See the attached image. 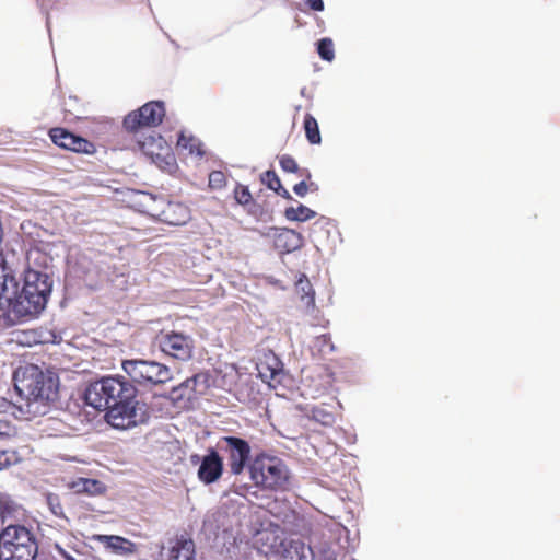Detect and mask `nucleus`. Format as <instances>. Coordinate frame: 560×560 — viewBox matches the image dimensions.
<instances>
[{"label":"nucleus","mask_w":560,"mask_h":560,"mask_svg":"<svg viewBox=\"0 0 560 560\" xmlns=\"http://www.w3.org/2000/svg\"><path fill=\"white\" fill-rule=\"evenodd\" d=\"M137 387L125 376H105L90 383L83 394L86 405L106 410L107 422L116 429H129L145 422L144 404L137 400Z\"/></svg>","instance_id":"obj_1"},{"label":"nucleus","mask_w":560,"mask_h":560,"mask_svg":"<svg viewBox=\"0 0 560 560\" xmlns=\"http://www.w3.org/2000/svg\"><path fill=\"white\" fill-rule=\"evenodd\" d=\"M19 400L14 404L24 419L46 413L50 402L59 396V377L50 371H43L35 364L16 369L13 375Z\"/></svg>","instance_id":"obj_2"},{"label":"nucleus","mask_w":560,"mask_h":560,"mask_svg":"<svg viewBox=\"0 0 560 560\" xmlns=\"http://www.w3.org/2000/svg\"><path fill=\"white\" fill-rule=\"evenodd\" d=\"M38 545L23 525L9 524L0 532V560H35Z\"/></svg>","instance_id":"obj_3"},{"label":"nucleus","mask_w":560,"mask_h":560,"mask_svg":"<svg viewBox=\"0 0 560 560\" xmlns=\"http://www.w3.org/2000/svg\"><path fill=\"white\" fill-rule=\"evenodd\" d=\"M250 479L265 490H285L290 472L282 459L276 456L258 455L250 466Z\"/></svg>","instance_id":"obj_4"},{"label":"nucleus","mask_w":560,"mask_h":560,"mask_svg":"<svg viewBox=\"0 0 560 560\" xmlns=\"http://www.w3.org/2000/svg\"><path fill=\"white\" fill-rule=\"evenodd\" d=\"M121 368L132 382L142 386H158L173 378L167 365L153 360H124Z\"/></svg>","instance_id":"obj_5"},{"label":"nucleus","mask_w":560,"mask_h":560,"mask_svg":"<svg viewBox=\"0 0 560 560\" xmlns=\"http://www.w3.org/2000/svg\"><path fill=\"white\" fill-rule=\"evenodd\" d=\"M165 113V105L162 101H150L128 113L122 120V127L127 132L136 135L143 128L160 126Z\"/></svg>","instance_id":"obj_6"},{"label":"nucleus","mask_w":560,"mask_h":560,"mask_svg":"<svg viewBox=\"0 0 560 560\" xmlns=\"http://www.w3.org/2000/svg\"><path fill=\"white\" fill-rule=\"evenodd\" d=\"M159 349L167 357L178 361H188L192 358L195 341L190 335L161 330L156 336Z\"/></svg>","instance_id":"obj_7"},{"label":"nucleus","mask_w":560,"mask_h":560,"mask_svg":"<svg viewBox=\"0 0 560 560\" xmlns=\"http://www.w3.org/2000/svg\"><path fill=\"white\" fill-rule=\"evenodd\" d=\"M136 149L148 156L161 170H171L175 165V156L172 149L161 135L152 132L144 136L142 139L137 140L133 150Z\"/></svg>","instance_id":"obj_8"},{"label":"nucleus","mask_w":560,"mask_h":560,"mask_svg":"<svg viewBox=\"0 0 560 560\" xmlns=\"http://www.w3.org/2000/svg\"><path fill=\"white\" fill-rule=\"evenodd\" d=\"M219 450L225 455L230 472L234 476L241 475L249 458L250 445L249 443L238 436H222L218 442Z\"/></svg>","instance_id":"obj_9"},{"label":"nucleus","mask_w":560,"mask_h":560,"mask_svg":"<svg viewBox=\"0 0 560 560\" xmlns=\"http://www.w3.org/2000/svg\"><path fill=\"white\" fill-rule=\"evenodd\" d=\"M49 137L56 145L75 153L92 155L96 152L93 142L61 127L51 128Z\"/></svg>","instance_id":"obj_10"},{"label":"nucleus","mask_w":560,"mask_h":560,"mask_svg":"<svg viewBox=\"0 0 560 560\" xmlns=\"http://www.w3.org/2000/svg\"><path fill=\"white\" fill-rule=\"evenodd\" d=\"M224 464L219 452L210 447L198 468V479L205 485L217 482L223 475Z\"/></svg>","instance_id":"obj_11"},{"label":"nucleus","mask_w":560,"mask_h":560,"mask_svg":"<svg viewBox=\"0 0 560 560\" xmlns=\"http://www.w3.org/2000/svg\"><path fill=\"white\" fill-rule=\"evenodd\" d=\"M47 301L46 298H37L36 294L22 289L15 299L13 310L20 316H36L46 307Z\"/></svg>","instance_id":"obj_12"},{"label":"nucleus","mask_w":560,"mask_h":560,"mask_svg":"<svg viewBox=\"0 0 560 560\" xmlns=\"http://www.w3.org/2000/svg\"><path fill=\"white\" fill-rule=\"evenodd\" d=\"M52 288V281L46 273L27 270L25 272L23 288L27 292H32L38 296L46 298L48 300Z\"/></svg>","instance_id":"obj_13"},{"label":"nucleus","mask_w":560,"mask_h":560,"mask_svg":"<svg viewBox=\"0 0 560 560\" xmlns=\"http://www.w3.org/2000/svg\"><path fill=\"white\" fill-rule=\"evenodd\" d=\"M303 242L301 233L288 228L278 229L273 236L275 248L283 254L300 249Z\"/></svg>","instance_id":"obj_14"},{"label":"nucleus","mask_w":560,"mask_h":560,"mask_svg":"<svg viewBox=\"0 0 560 560\" xmlns=\"http://www.w3.org/2000/svg\"><path fill=\"white\" fill-rule=\"evenodd\" d=\"M160 220L170 225H183L190 219V210L182 202L168 201L161 210Z\"/></svg>","instance_id":"obj_15"},{"label":"nucleus","mask_w":560,"mask_h":560,"mask_svg":"<svg viewBox=\"0 0 560 560\" xmlns=\"http://www.w3.org/2000/svg\"><path fill=\"white\" fill-rule=\"evenodd\" d=\"M233 197L236 203L242 206L249 215L261 219L265 213L264 207L253 198L247 186L237 183L233 190Z\"/></svg>","instance_id":"obj_16"},{"label":"nucleus","mask_w":560,"mask_h":560,"mask_svg":"<svg viewBox=\"0 0 560 560\" xmlns=\"http://www.w3.org/2000/svg\"><path fill=\"white\" fill-rule=\"evenodd\" d=\"M168 560H195V542L187 535L176 537Z\"/></svg>","instance_id":"obj_17"},{"label":"nucleus","mask_w":560,"mask_h":560,"mask_svg":"<svg viewBox=\"0 0 560 560\" xmlns=\"http://www.w3.org/2000/svg\"><path fill=\"white\" fill-rule=\"evenodd\" d=\"M24 514L23 508L10 495L0 493V521L2 524L19 521Z\"/></svg>","instance_id":"obj_18"},{"label":"nucleus","mask_w":560,"mask_h":560,"mask_svg":"<svg viewBox=\"0 0 560 560\" xmlns=\"http://www.w3.org/2000/svg\"><path fill=\"white\" fill-rule=\"evenodd\" d=\"M9 285L15 289L18 284L12 269L8 266L3 255H0V299L11 300L10 296H7ZM13 293H15V290H13Z\"/></svg>","instance_id":"obj_19"},{"label":"nucleus","mask_w":560,"mask_h":560,"mask_svg":"<svg viewBox=\"0 0 560 560\" xmlns=\"http://www.w3.org/2000/svg\"><path fill=\"white\" fill-rule=\"evenodd\" d=\"M261 182L271 190L276 191L279 196H281L284 199L291 200L292 197L288 189H285L279 176L276 174L275 171H266L261 174Z\"/></svg>","instance_id":"obj_20"},{"label":"nucleus","mask_w":560,"mask_h":560,"mask_svg":"<svg viewBox=\"0 0 560 560\" xmlns=\"http://www.w3.org/2000/svg\"><path fill=\"white\" fill-rule=\"evenodd\" d=\"M177 147L186 150L189 154L198 156L205 155V150L200 140L194 136H186L184 132H180L178 137Z\"/></svg>","instance_id":"obj_21"},{"label":"nucleus","mask_w":560,"mask_h":560,"mask_svg":"<svg viewBox=\"0 0 560 560\" xmlns=\"http://www.w3.org/2000/svg\"><path fill=\"white\" fill-rule=\"evenodd\" d=\"M303 128L305 137L311 144H320L322 136L319 131V126L316 118L313 115L306 114L304 116Z\"/></svg>","instance_id":"obj_22"},{"label":"nucleus","mask_w":560,"mask_h":560,"mask_svg":"<svg viewBox=\"0 0 560 560\" xmlns=\"http://www.w3.org/2000/svg\"><path fill=\"white\" fill-rule=\"evenodd\" d=\"M284 215L289 221L305 222L313 219L316 212L304 205H299L298 207L287 208Z\"/></svg>","instance_id":"obj_23"},{"label":"nucleus","mask_w":560,"mask_h":560,"mask_svg":"<svg viewBox=\"0 0 560 560\" xmlns=\"http://www.w3.org/2000/svg\"><path fill=\"white\" fill-rule=\"evenodd\" d=\"M106 546L112 550L120 553H130L133 551V544L120 536H104Z\"/></svg>","instance_id":"obj_24"},{"label":"nucleus","mask_w":560,"mask_h":560,"mask_svg":"<svg viewBox=\"0 0 560 560\" xmlns=\"http://www.w3.org/2000/svg\"><path fill=\"white\" fill-rule=\"evenodd\" d=\"M279 164L283 172L285 173H300L301 176H304L306 179L311 178V173L307 170H300L298 162L290 154H282L279 156Z\"/></svg>","instance_id":"obj_25"},{"label":"nucleus","mask_w":560,"mask_h":560,"mask_svg":"<svg viewBox=\"0 0 560 560\" xmlns=\"http://www.w3.org/2000/svg\"><path fill=\"white\" fill-rule=\"evenodd\" d=\"M74 487L78 488V491L86 492L89 494L101 493L104 490V486L101 481L86 478H81Z\"/></svg>","instance_id":"obj_26"},{"label":"nucleus","mask_w":560,"mask_h":560,"mask_svg":"<svg viewBox=\"0 0 560 560\" xmlns=\"http://www.w3.org/2000/svg\"><path fill=\"white\" fill-rule=\"evenodd\" d=\"M317 52L323 60L332 61L335 58L334 43L330 38L325 37L317 42Z\"/></svg>","instance_id":"obj_27"},{"label":"nucleus","mask_w":560,"mask_h":560,"mask_svg":"<svg viewBox=\"0 0 560 560\" xmlns=\"http://www.w3.org/2000/svg\"><path fill=\"white\" fill-rule=\"evenodd\" d=\"M228 184L225 174L222 171H212L209 174L208 187L211 190H222Z\"/></svg>","instance_id":"obj_28"},{"label":"nucleus","mask_w":560,"mask_h":560,"mask_svg":"<svg viewBox=\"0 0 560 560\" xmlns=\"http://www.w3.org/2000/svg\"><path fill=\"white\" fill-rule=\"evenodd\" d=\"M295 288L298 292L302 293V298H308V303H314V290L310 280L305 275H302L301 278L296 281Z\"/></svg>","instance_id":"obj_29"},{"label":"nucleus","mask_w":560,"mask_h":560,"mask_svg":"<svg viewBox=\"0 0 560 560\" xmlns=\"http://www.w3.org/2000/svg\"><path fill=\"white\" fill-rule=\"evenodd\" d=\"M318 186L314 182L306 183V180H302L293 186V191L299 197H304L308 191H317Z\"/></svg>","instance_id":"obj_30"},{"label":"nucleus","mask_w":560,"mask_h":560,"mask_svg":"<svg viewBox=\"0 0 560 560\" xmlns=\"http://www.w3.org/2000/svg\"><path fill=\"white\" fill-rule=\"evenodd\" d=\"M15 460V453L8 450H0V470L7 469Z\"/></svg>","instance_id":"obj_31"},{"label":"nucleus","mask_w":560,"mask_h":560,"mask_svg":"<svg viewBox=\"0 0 560 560\" xmlns=\"http://www.w3.org/2000/svg\"><path fill=\"white\" fill-rule=\"evenodd\" d=\"M47 501H48V504H49V508L51 510V512L56 515V516H65V512H63V508L60 503V500L57 495H54V494H49L47 497Z\"/></svg>","instance_id":"obj_32"},{"label":"nucleus","mask_w":560,"mask_h":560,"mask_svg":"<svg viewBox=\"0 0 560 560\" xmlns=\"http://www.w3.org/2000/svg\"><path fill=\"white\" fill-rule=\"evenodd\" d=\"M313 417L325 425H330L334 422V416L320 409H314Z\"/></svg>","instance_id":"obj_33"},{"label":"nucleus","mask_w":560,"mask_h":560,"mask_svg":"<svg viewBox=\"0 0 560 560\" xmlns=\"http://www.w3.org/2000/svg\"><path fill=\"white\" fill-rule=\"evenodd\" d=\"M317 345L320 347V350H324L325 348H328L330 352L335 350V346L331 342V338L329 335L324 334L316 338Z\"/></svg>","instance_id":"obj_34"},{"label":"nucleus","mask_w":560,"mask_h":560,"mask_svg":"<svg viewBox=\"0 0 560 560\" xmlns=\"http://www.w3.org/2000/svg\"><path fill=\"white\" fill-rule=\"evenodd\" d=\"M304 3L313 11L322 12L325 9L323 0H304Z\"/></svg>","instance_id":"obj_35"},{"label":"nucleus","mask_w":560,"mask_h":560,"mask_svg":"<svg viewBox=\"0 0 560 560\" xmlns=\"http://www.w3.org/2000/svg\"><path fill=\"white\" fill-rule=\"evenodd\" d=\"M56 551L63 557L66 560H77L72 552L67 551L58 542L55 544Z\"/></svg>","instance_id":"obj_36"},{"label":"nucleus","mask_w":560,"mask_h":560,"mask_svg":"<svg viewBox=\"0 0 560 560\" xmlns=\"http://www.w3.org/2000/svg\"><path fill=\"white\" fill-rule=\"evenodd\" d=\"M196 381H197V377H196V376H194V377H191V378H187L185 382H183V383L180 384V386H179V387H188L190 383H196Z\"/></svg>","instance_id":"obj_37"},{"label":"nucleus","mask_w":560,"mask_h":560,"mask_svg":"<svg viewBox=\"0 0 560 560\" xmlns=\"http://www.w3.org/2000/svg\"><path fill=\"white\" fill-rule=\"evenodd\" d=\"M7 427H8L7 422L0 421V435L5 434L3 429L7 428Z\"/></svg>","instance_id":"obj_38"},{"label":"nucleus","mask_w":560,"mask_h":560,"mask_svg":"<svg viewBox=\"0 0 560 560\" xmlns=\"http://www.w3.org/2000/svg\"><path fill=\"white\" fill-rule=\"evenodd\" d=\"M276 374H277V371H276L275 369H273V370H271V371H270V375H269V376H270V378H273Z\"/></svg>","instance_id":"obj_39"},{"label":"nucleus","mask_w":560,"mask_h":560,"mask_svg":"<svg viewBox=\"0 0 560 560\" xmlns=\"http://www.w3.org/2000/svg\"><path fill=\"white\" fill-rule=\"evenodd\" d=\"M259 374L262 376V377H266L267 375L262 372L261 369H259Z\"/></svg>","instance_id":"obj_40"},{"label":"nucleus","mask_w":560,"mask_h":560,"mask_svg":"<svg viewBox=\"0 0 560 560\" xmlns=\"http://www.w3.org/2000/svg\"><path fill=\"white\" fill-rule=\"evenodd\" d=\"M195 458H196V459H199L198 455H195V456H192V457H191V462H192V463H195V460H194Z\"/></svg>","instance_id":"obj_41"}]
</instances>
